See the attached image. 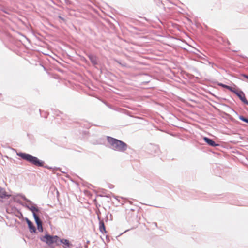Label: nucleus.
Here are the masks:
<instances>
[{"mask_svg": "<svg viewBox=\"0 0 248 248\" xmlns=\"http://www.w3.org/2000/svg\"><path fill=\"white\" fill-rule=\"evenodd\" d=\"M17 155L23 160L28 161L34 166L43 167L49 170H56L59 169V168L55 167V168H53L52 167H49L47 165H45V162L44 161L40 160L37 157L33 156L31 154L28 153L19 152L17 153Z\"/></svg>", "mask_w": 248, "mask_h": 248, "instance_id": "f257e3e1", "label": "nucleus"}, {"mask_svg": "<svg viewBox=\"0 0 248 248\" xmlns=\"http://www.w3.org/2000/svg\"><path fill=\"white\" fill-rule=\"evenodd\" d=\"M107 140L110 148L114 151L124 153L128 148V145L126 143L117 139L107 136Z\"/></svg>", "mask_w": 248, "mask_h": 248, "instance_id": "f03ea898", "label": "nucleus"}, {"mask_svg": "<svg viewBox=\"0 0 248 248\" xmlns=\"http://www.w3.org/2000/svg\"><path fill=\"white\" fill-rule=\"evenodd\" d=\"M23 206L25 207L29 210H30L32 213L33 217V218H35L36 217H39L37 214L40 212L39 209L37 207V205L33 202V204H31V205H29L27 204H21Z\"/></svg>", "mask_w": 248, "mask_h": 248, "instance_id": "7ed1b4c3", "label": "nucleus"}, {"mask_svg": "<svg viewBox=\"0 0 248 248\" xmlns=\"http://www.w3.org/2000/svg\"><path fill=\"white\" fill-rule=\"evenodd\" d=\"M40 239L41 241L45 242L47 245L50 246L54 244L52 235L46 233L45 235L40 237Z\"/></svg>", "mask_w": 248, "mask_h": 248, "instance_id": "20e7f679", "label": "nucleus"}, {"mask_svg": "<svg viewBox=\"0 0 248 248\" xmlns=\"http://www.w3.org/2000/svg\"><path fill=\"white\" fill-rule=\"evenodd\" d=\"M235 94L238 96V97L243 103L248 106V101L246 98L245 94L242 90H237Z\"/></svg>", "mask_w": 248, "mask_h": 248, "instance_id": "39448f33", "label": "nucleus"}, {"mask_svg": "<svg viewBox=\"0 0 248 248\" xmlns=\"http://www.w3.org/2000/svg\"><path fill=\"white\" fill-rule=\"evenodd\" d=\"M149 150L150 154L155 155H158L160 152L159 146L156 145H150L149 147Z\"/></svg>", "mask_w": 248, "mask_h": 248, "instance_id": "423d86ee", "label": "nucleus"}, {"mask_svg": "<svg viewBox=\"0 0 248 248\" xmlns=\"http://www.w3.org/2000/svg\"><path fill=\"white\" fill-rule=\"evenodd\" d=\"M10 195L7 194L5 189L0 186V202H2L3 199H8Z\"/></svg>", "mask_w": 248, "mask_h": 248, "instance_id": "0eeeda50", "label": "nucleus"}, {"mask_svg": "<svg viewBox=\"0 0 248 248\" xmlns=\"http://www.w3.org/2000/svg\"><path fill=\"white\" fill-rule=\"evenodd\" d=\"M203 140L208 145L212 146V147H216L218 145V144L216 143L213 140L210 139L207 137H203Z\"/></svg>", "mask_w": 248, "mask_h": 248, "instance_id": "6e6552de", "label": "nucleus"}, {"mask_svg": "<svg viewBox=\"0 0 248 248\" xmlns=\"http://www.w3.org/2000/svg\"><path fill=\"white\" fill-rule=\"evenodd\" d=\"M35 222L36 224L37 229L38 230V231L40 232H42L43 231V228L42 226V220L39 218V217H36V218H34Z\"/></svg>", "mask_w": 248, "mask_h": 248, "instance_id": "1a4fd4ad", "label": "nucleus"}, {"mask_svg": "<svg viewBox=\"0 0 248 248\" xmlns=\"http://www.w3.org/2000/svg\"><path fill=\"white\" fill-rule=\"evenodd\" d=\"M98 219L99 220V229L100 232L101 233H106L107 232V231L106 230V227H105V224H104L103 221L101 220L100 219V218L99 216H98Z\"/></svg>", "mask_w": 248, "mask_h": 248, "instance_id": "9d476101", "label": "nucleus"}, {"mask_svg": "<svg viewBox=\"0 0 248 248\" xmlns=\"http://www.w3.org/2000/svg\"><path fill=\"white\" fill-rule=\"evenodd\" d=\"M87 56L93 65H96L97 64V58L95 55L90 54H88Z\"/></svg>", "mask_w": 248, "mask_h": 248, "instance_id": "9b49d317", "label": "nucleus"}, {"mask_svg": "<svg viewBox=\"0 0 248 248\" xmlns=\"http://www.w3.org/2000/svg\"><path fill=\"white\" fill-rule=\"evenodd\" d=\"M27 224L31 233H37L36 228L31 221H30Z\"/></svg>", "mask_w": 248, "mask_h": 248, "instance_id": "f8f14e48", "label": "nucleus"}, {"mask_svg": "<svg viewBox=\"0 0 248 248\" xmlns=\"http://www.w3.org/2000/svg\"><path fill=\"white\" fill-rule=\"evenodd\" d=\"M60 243H62L65 245L64 248H69L72 246V244L70 242L66 239H62L60 240Z\"/></svg>", "mask_w": 248, "mask_h": 248, "instance_id": "ddd939ff", "label": "nucleus"}, {"mask_svg": "<svg viewBox=\"0 0 248 248\" xmlns=\"http://www.w3.org/2000/svg\"><path fill=\"white\" fill-rule=\"evenodd\" d=\"M53 239L54 242V244H55L56 246H59L60 240L62 239H60V237L57 235H52Z\"/></svg>", "mask_w": 248, "mask_h": 248, "instance_id": "4468645a", "label": "nucleus"}, {"mask_svg": "<svg viewBox=\"0 0 248 248\" xmlns=\"http://www.w3.org/2000/svg\"><path fill=\"white\" fill-rule=\"evenodd\" d=\"M115 61L118 63L120 65H121L122 67H124V68H129L130 66L127 65V64L124 62H122L120 60H115Z\"/></svg>", "mask_w": 248, "mask_h": 248, "instance_id": "2eb2a0df", "label": "nucleus"}, {"mask_svg": "<svg viewBox=\"0 0 248 248\" xmlns=\"http://www.w3.org/2000/svg\"><path fill=\"white\" fill-rule=\"evenodd\" d=\"M239 119L240 120H241L242 121L248 124V117H244V116H242V115H240L239 116Z\"/></svg>", "mask_w": 248, "mask_h": 248, "instance_id": "dca6fc26", "label": "nucleus"}, {"mask_svg": "<svg viewBox=\"0 0 248 248\" xmlns=\"http://www.w3.org/2000/svg\"><path fill=\"white\" fill-rule=\"evenodd\" d=\"M227 89L229 90L230 91L233 93H235V92L237 91L236 89H235V88H234L231 86H230L229 85H228Z\"/></svg>", "mask_w": 248, "mask_h": 248, "instance_id": "f3484780", "label": "nucleus"}, {"mask_svg": "<svg viewBox=\"0 0 248 248\" xmlns=\"http://www.w3.org/2000/svg\"><path fill=\"white\" fill-rule=\"evenodd\" d=\"M22 198L26 202L30 203V204H33V202L30 200L28 199L25 196H22Z\"/></svg>", "mask_w": 248, "mask_h": 248, "instance_id": "a211bd4d", "label": "nucleus"}, {"mask_svg": "<svg viewBox=\"0 0 248 248\" xmlns=\"http://www.w3.org/2000/svg\"><path fill=\"white\" fill-rule=\"evenodd\" d=\"M218 85L225 88V89H226L227 88V87H228V85H226V84H223V83H219L218 84Z\"/></svg>", "mask_w": 248, "mask_h": 248, "instance_id": "6ab92c4d", "label": "nucleus"}, {"mask_svg": "<svg viewBox=\"0 0 248 248\" xmlns=\"http://www.w3.org/2000/svg\"><path fill=\"white\" fill-rule=\"evenodd\" d=\"M242 76L246 78H247L248 80V75L245 74H242L241 75Z\"/></svg>", "mask_w": 248, "mask_h": 248, "instance_id": "aec40b11", "label": "nucleus"}, {"mask_svg": "<svg viewBox=\"0 0 248 248\" xmlns=\"http://www.w3.org/2000/svg\"><path fill=\"white\" fill-rule=\"evenodd\" d=\"M25 221L27 224L31 221L27 217L25 218Z\"/></svg>", "mask_w": 248, "mask_h": 248, "instance_id": "412c9836", "label": "nucleus"}, {"mask_svg": "<svg viewBox=\"0 0 248 248\" xmlns=\"http://www.w3.org/2000/svg\"><path fill=\"white\" fill-rule=\"evenodd\" d=\"M106 240L108 242H109L110 241L109 236L108 235H106Z\"/></svg>", "mask_w": 248, "mask_h": 248, "instance_id": "4be33fe9", "label": "nucleus"}, {"mask_svg": "<svg viewBox=\"0 0 248 248\" xmlns=\"http://www.w3.org/2000/svg\"><path fill=\"white\" fill-rule=\"evenodd\" d=\"M61 114H62V113H61L60 111H58V113H56V115L57 116H59Z\"/></svg>", "mask_w": 248, "mask_h": 248, "instance_id": "5701e85b", "label": "nucleus"}, {"mask_svg": "<svg viewBox=\"0 0 248 248\" xmlns=\"http://www.w3.org/2000/svg\"><path fill=\"white\" fill-rule=\"evenodd\" d=\"M2 11L4 13H5L9 14V13H8L7 11H6V10H3V9H2Z\"/></svg>", "mask_w": 248, "mask_h": 248, "instance_id": "b1692460", "label": "nucleus"}, {"mask_svg": "<svg viewBox=\"0 0 248 248\" xmlns=\"http://www.w3.org/2000/svg\"><path fill=\"white\" fill-rule=\"evenodd\" d=\"M19 214H20V215L21 217H23V215H22V214L21 212H19Z\"/></svg>", "mask_w": 248, "mask_h": 248, "instance_id": "393cba45", "label": "nucleus"}, {"mask_svg": "<svg viewBox=\"0 0 248 248\" xmlns=\"http://www.w3.org/2000/svg\"><path fill=\"white\" fill-rule=\"evenodd\" d=\"M126 231H124V232L121 233L119 235H121L123 234V233H124V232H126Z\"/></svg>", "mask_w": 248, "mask_h": 248, "instance_id": "a878e982", "label": "nucleus"}, {"mask_svg": "<svg viewBox=\"0 0 248 248\" xmlns=\"http://www.w3.org/2000/svg\"><path fill=\"white\" fill-rule=\"evenodd\" d=\"M155 225L156 226H157V223L155 222Z\"/></svg>", "mask_w": 248, "mask_h": 248, "instance_id": "bb28decb", "label": "nucleus"}, {"mask_svg": "<svg viewBox=\"0 0 248 248\" xmlns=\"http://www.w3.org/2000/svg\"><path fill=\"white\" fill-rule=\"evenodd\" d=\"M90 242L89 241H87V243H89Z\"/></svg>", "mask_w": 248, "mask_h": 248, "instance_id": "cd10ccee", "label": "nucleus"}, {"mask_svg": "<svg viewBox=\"0 0 248 248\" xmlns=\"http://www.w3.org/2000/svg\"><path fill=\"white\" fill-rule=\"evenodd\" d=\"M78 248V247H76V248Z\"/></svg>", "mask_w": 248, "mask_h": 248, "instance_id": "c85d7f7f", "label": "nucleus"}]
</instances>
